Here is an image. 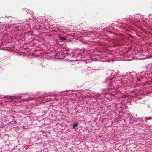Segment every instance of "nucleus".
Masks as SVG:
<instances>
[{"label":"nucleus","mask_w":152,"mask_h":152,"mask_svg":"<svg viewBox=\"0 0 152 152\" xmlns=\"http://www.w3.org/2000/svg\"><path fill=\"white\" fill-rule=\"evenodd\" d=\"M114 71L109 70L108 71V75H111V77H108L106 78L105 80V82L108 83V86L110 87H113L109 88H107L103 90V94L104 95H109V96H114L116 93V89L119 87V84L120 82V80L119 79L116 78H113V76L117 75L118 73V71H115L114 72Z\"/></svg>","instance_id":"obj_2"},{"label":"nucleus","mask_w":152,"mask_h":152,"mask_svg":"<svg viewBox=\"0 0 152 152\" xmlns=\"http://www.w3.org/2000/svg\"><path fill=\"white\" fill-rule=\"evenodd\" d=\"M59 38L61 39V40L62 41H65L66 40V38L65 37H59Z\"/></svg>","instance_id":"obj_8"},{"label":"nucleus","mask_w":152,"mask_h":152,"mask_svg":"<svg viewBox=\"0 0 152 152\" xmlns=\"http://www.w3.org/2000/svg\"><path fill=\"white\" fill-rule=\"evenodd\" d=\"M3 97H5L7 98L14 99V96H3L2 95H0V98H2Z\"/></svg>","instance_id":"obj_5"},{"label":"nucleus","mask_w":152,"mask_h":152,"mask_svg":"<svg viewBox=\"0 0 152 152\" xmlns=\"http://www.w3.org/2000/svg\"><path fill=\"white\" fill-rule=\"evenodd\" d=\"M138 76L141 77L147 78L149 76V74H148L147 73L145 72H141Z\"/></svg>","instance_id":"obj_3"},{"label":"nucleus","mask_w":152,"mask_h":152,"mask_svg":"<svg viewBox=\"0 0 152 152\" xmlns=\"http://www.w3.org/2000/svg\"><path fill=\"white\" fill-rule=\"evenodd\" d=\"M152 58V55H148L147 56V57L145 58L144 59H145L146 58H147V59H149V58Z\"/></svg>","instance_id":"obj_9"},{"label":"nucleus","mask_w":152,"mask_h":152,"mask_svg":"<svg viewBox=\"0 0 152 152\" xmlns=\"http://www.w3.org/2000/svg\"><path fill=\"white\" fill-rule=\"evenodd\" d=\"M26 11L27 12V13H30L29 12V11H30L29 10H28V11H27V10H26ZM32 12H31V13Z\"/></svg>","instance_id":"obj_10"},{"label":"nucleus","mask_w":152,"mask_h":152,"mask_svg":"<svg viewBox=\"0 0 152 152\" xmlns=\"http://www.w3.org/2000/svg\"><path fill=\"white\" fill-rule=\"evenodd\" d=\"M151 14H149V16H151Z\"/></svg>","instance_id":"obj_12"},{"label":"nucleus","mask_w":152,"mask_h":152,"mask_svg":"<svg viewBox=\"0 0 152 152\" xmlns=\"http://www.w3.org/2000/svg\"><path fill=\"white\" fill-rule=\"evenodd\" d=\"M137 98L138 99H141L142 98L140 97H138V96H137Z\"/></svg>","instance_id":"obj_11"},{"label":"nucleus","mask_w":152,"mask_h":152,"mask_svg":"<svg viewBox=\"0 0 152 152\" xmlns=\"http://www.w3.org/2000/svg\"><path fill=\"white\" fill-rule=\"evenodd\" d=\"M92 53L91 52L90 50L86 49H83L81 50L80 51V52L77 53V54L71 55L70 56L73 58L74 61H86V62H89L91 61H88L89 59H88V58L91 60L97 58L98 60H96L97 61H105L101 60L102 58L99 59L100 56V57L102 58L105 57L104 56L105 54V51L101 52L98 51L97 52V53L95 56L94 54L95 52H92Z\"/></svg>","instance_id":"obj_1"},{"label":"nucleus","mask_w":152,"mask_h":152,"mask_svg":"<svg viewBox=\"0 0 152 152\" xmlns=\"http://www.w3.org/2000/svg\"><path fill=\"white\" fill-rule=\"evenodd\" d=\"M137 81H138V80H139V79H137Z\"/></svg>","instance_id":"obj_14"},{"label":"nucleus","mask_w":152,"mask_h":152,"mask_svg":"<svg viewBox=\"0 0 152 152\" xmlns=\"http://www.w3.org/2000/svg\"><path fill=\"white\" fill-rule=\"evenodd\" d=\"M20 24V26H22L23 27H24L23 28L22 27V29H23V28H25V27H29V25L28 24H26L25 25V26H23V23H21Z\"/></svg>","instance_id":"obj_6"},{"label":"nucleus","mask_w":152,"mask_h":152,"mask_svg":"<svg viewBox=\"0 0 152 152\" xmlns=\"http://www.w3.org/2000/svg\"><path fill=\"white\" fill-rule=\"evenodd\" d=\"M134 91H132V92H134L135 91V89H134Z\"/></svg>","instance_id":"obj_13"},{"label":"nucleus","mask_w":152,"mask_h":152,"mask_svg":"<svg viewBox=\"0 0 152 152\" xmlns=\"http://www.w3.org/2000/svg\"><path fill=\"white\" fill-rule=\"evenodd\" d=\"M78 126V124L77 123H75L73 126V128L75 129L76 127H77Z\"/></svg>","instance_id":"obj_7"},{"label":"nucleus","mask_w":152,"mask_h":152,"mask_svg":"<svg viewBox=\"0 0 152 152\" xmlns=\"http://www.w3.org/2000/svg\"><path fill=\"white\" fill-rule=\"evenodd\" d=\"M127 75H124V78H126V79H129L130 80H131L130 79V78L131 79H132V78H134L133 77V75H129V74H126Z\"/></svg>","instance_id":"obj_4"},{"label":"nucleus","mask_w":152,"mask_h":152,"mask_svg":"<svg viewBox=\"0 0 152 152\" xmlns=\"http://www.w3.org/2000/svg\"><path fill=\"white\" fill-rule=\"evenodd\" d=\"M151 71H152V69H151Z\"/></svg>","instance_id":"obj_16"},{"label":"nucleus","mask_w":152,"mask_h":152,"mask_svg":"<svg viewBox=\"0 0 152 152\" xmlns=\"http://www.w3.org/2000/svg\"><path fill=\"white\" fill-rule=\"evenodd\" d=\"M151 68H152V67H151Z\"/></svg>","instance_id":"obj_17"},{"label":"nucleus","mask_w":152,"mask_h":152,"mask_svg":"<svg viewBox=\"0 0 152 152\" xmlns=\"http://www.w3.org/2000/svg\"><path fill=\"white\" fill-rule=\"evenodd\" d=\"M15 123H16V121H15Z\"/></svg>","instance_id":"obj_15"}]
</instances>
